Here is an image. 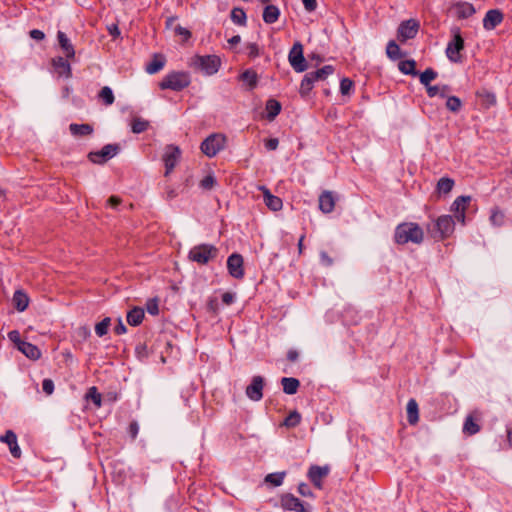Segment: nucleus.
I'll return each mask as SVG.
<instances>
[{"mask_svg": "<svg viewBox=\"0 0 512 512\" xmlns=\"http://www.w3.org/2000/svg\"><path fill=\"white\" fill-rule=\"evenodd\" d=\"M165 65V58L161 54H155L150 63L146 66V72L148 74H155L163 69Z\"/></svg>", "mask_w": 512, "mask_h": 512, "instance_id": "nucleus-32", "label": "nucleus"}, {"mask_svg": "<svg viewBox=\"0 0 512 512\" xmlns=\"http://www.w3.org/2000/svg\"><path fill=\"white\" fill-rule=\"evenodd\" d=\"M264 378L254 376L251 383L246 387V396L252 401H260L263 397Z\"/></svg>", "mask_w": 512, "mask_h": 512, "instance_id": "nucleus-14", "label": "nucleus"}, {"mask_svg": "<svg viewBox=\"0 0 512 512\" xmlns=\"http://www.w3.org/2000/svg\"><path fill=\"white\" fill-rule=\"evenodd\" d=\"M225 143L226 137L223 134L214 133L201 143L200 149L206 156L211 158L224 149Z\"/></svg>", "mask_w": 512, "mask_h": 512, "instance_id": "nucleus-7", "label": "nucleus"}, {"mask_svg": "<svg viewBox=\"0 0 512 512\" xmlns=\"http://www.w3.org/2000/svg\"><path fill=\"white\" fill-rule=\"evenodd\" d=\"M455 229L454 218L451 215H442L431 224L427 225V231L437 241L448 238Z\"/></svg>", "mask_w": 512, "mask_h": 512, "instance_id": "nucleus-2", "label": "nucleus"}, {"mask_svg": "<svg viewBox=\"0 0 512 512\" xmlns=\"http://www.w3.org/2000/svg\"><path fill=\"white\" fill-rule=\"evenodd\" d=\"M215 184H216L215 177L213 175L209 174L201 180L200 187L205 190H210L215 186Z\"/></svg>", "mask_w": 512, "mask_h": 512, "instance_id": "nucleus-51", "label": "nucleus"}, {"mask_svg": "<svg viewBox=\"0 0 512 512\" xmlns=\"http://www.w3.org/2000/svg\"><path fill=\"white\" fill-rule=\"evenodd\" d=\"M279 145V140L277 138H269L265 140V147L268 150H276Z\"/></svg>", "mask_w": 512, "mask_h": 512, "instance_id": "nucleus-60", "label": "nucleus"}, {"mask_svg": "<svg viewBox=\"0 0 512 512\" xmlns=\"http://www.w3.org/2000/svg\"><path fill=\"white\" fill-rule=\"evenodd\" d=\"M420 83L425 87L430 85V82L437 78V72L432 68H427L424 72L418 74Z\"/></svg>", "mask_w": 512, "mask_h": 512, "instance_id": "nucleus-41", "label": "nucleus"}, {"mask_svg": "<svg viewBox=\"0 0 512 512\" xmlns=\"http://www.w3.org/2000/svg\"><path fill=\"white\" fill-rule=\"evenodd\" d=\"M70 133L73 136H88L94 131L93 126L90 124H76L72 123L69 125Z\"/></svg>", "mask_w": 512, "mask_h": 512, "instance_id": "nucleus-28", "label": "nucleus"}, {"mask_svg": "<svg viewBox=\"0 0 512 512\" xmlns=\"http://www.w3.org/2000/svg\"><path fill=\"white\" fill-rule=\"evenodd\" d=\"M57 39H58L61 49L65 53L66 58H68V59L74 58L75 57V49H74V46L71 44L70 40L68 39L67 35L62 31H58Z\"/></svg>", "mask_w": 512, "mask_h": 512, "instance_id": "nucleus-20", "label": "nucleus"}, {"mask_svg": "<svg viewBox=\"0 0 512 512\" xmlns=\"http://www.w3.org/2000/svg\"><path fill=\"white\" fill-rule=\"evenodd\" d=\"M419 22L415 19L402 21L397 29V39L404 43L416 37L419 31Z\"/></svg>", "mask_w": 512, "mask_h": 512, "instance_id": "nucleus-10", "label": "nucleus"}, {"mask_svg": "<svg viewBox=\"0 0 512 512\" xmlns=\"http://www.w3.org/2000/svg\"><path fill=\"white\" fill-rule=\"evenodd\" d=\"M281 384H282L284 393H286L288 395L295 394L300 386L299 380L296 378H293V377H283L281 379Z\"/></svg>", "mask_w": 512, "mask_h": 512, "instance_id": "nucleus-31", "label": "nucleus"}, {"mask_svg": "<svg viewBox=\"0 0 512 512\" xmlns=\"http://www.w3.org/2000/svg\"><path fill=\"white\" fill-rule=\"evenodd\" d=\"M207 309L209 312L216 314L219 309V303L216 298L210 299L207 303Z\"/></svg>", "mask_w": 512, "mask_h": 512, "instance_id": "nucleus-58", "label": "nucleus"}, {"mask_svg": "<svg viewBox=\"0 0 512 512\" xmlns=\"http://www.w3.org/2000/svg\"><path fill=\"white\" fill-rule=\"evenodd\" d=\"M315 82H316V80L313 78V75L311 74V72L307 73L303 77L301 84H300L299 93L301 94V96H303V97L307 96L310 93V91L312 90Z\"/></svg>", "mask_w": 512, "mask_h": 512, "instance_id": "nucleus-33", "label": "nucleus"}, {"mask_svg": "<svg viewBox=\"0 0 512 512\" xmlns=\"http://www.w3.org/2000/svg\"><path fill=\"white\" fill-rule=\"evenodd\" d=\"M480 431V425L474 420L472 415H468L463 425V432L467 435H475Z\"/></svg>", "mask_w": 512, "mask_h": 512, "instance_id": "nucleus-36", "label": "nucleus"}, {"mask_svg": "<svg viewBox=\"0 0 512 512\" xmlns=\"http://www.w3.org/2000/svg\"><path fill=\"white\" fill-rule=\"evenodd\" d=\"M12 300H13L14 307L19 312H23L24 310H26V308L29 305V297L22 290L15 291Z\"/></svg>", "mask_w": 512, "mask_h": 512, "instance_id": "nucleus-25", "label": "nucleus"}, {"mask_svg": "<svg viewBox=\"0 0 512 512\" xmlns=\"http://www.w3.org/2000/svg\"><path fill=\"white\" fill-rule=\"evenodd\" d=\"M320 259H321V262L325 265V266H330L332 265L333 263V260L332 258L328 255L327 252L325 251H321L320 252Z\"/></svg>", "mask_w": 512, "mask_h": 512, "instance_id": "nucleus-64", "label": "nucleus"}, {"mask_svg": "<svg viewBox=\"0 0 512 512\" xmlns=\"http://www.w3.org/2000/svg\"><path fill=\"white\" fill-rule=\"evenodd\" d=\"M9 339L14 342L17 345V348L20 347V343H23L24 341L20 338V333L17 330H12L8 333Z\"/></svg>", "mask_w": 512, "mask_h": 512, "instance_id": "nucleus-57", "label": "nucleus"}, {"mask_svg": "<svg viewBox=\"0 0 512 512\" xmlns=\"http://www.w3.org/2000/svg\"><path fill=\"white\" fill-rule=\"evenodd\" d=\"M298 492L304 497H313V493L306 483H300L298 486Z\"/></svg>", "mask_w": 512, "mask_h": 512, "instance_id": "nucleus-56", "label": "nucleus"}, {"mask_svg": "<svg viewBox=\"0 0 512 512\" xmlns=\"http://www.w3.org/2000/svg\"><path fill=\"white\" fill-rule=\"evenodd\" d=\"M191 83V77L188 72L185 71H172L169 72L161 82H159V88L161 90H172L182 91L187 88Z\"/></svg>", "mask_w": 512, "mask_h": 512, "instance_id": "nucleus-3", "label": "nucleus"}, {"mask_svg": "<svg viewBox=\"0 0 512 512\" xmlns=\"http://www.w3.org/2000/svg\"><path fill=\"white\" fill-rule=\"evenodd\" d=\"M454 7L456 10V16L459 19H467L476 12L474 6L468 2H458Z\"/></svg>", "mask_w": 512, "mask_h": 512, "instance_id": "nucleus-22", "label": "nucleus"}, {"mask_svg": "<svg viewBox=\"0 0 512 512\" xmlns=\"http://www.w3.org/2000/svg\"><path fill=\"white\" fill-rule=\"evenodd\" d=\"M505 214L498 207L491 210L490 221L495 226H502L504 224Z\"/></svg>", "mask_w": 512, "mask_h": 512, "instance_id": "nucleus-43", "label": "nucleus"}, {"mask_svg": "<svg viewBox=\"0 0 512 512\" xmlns=\"http://www.w3.org/2000/svg\"><path fill=\"white\" fill-rule=\"evenodd\" d=\"M227 269L229 274L235 279L244 277V259L241 254L233 253L227 259Z\"/></svg>", "mask_w": 512, "mask_h": 512, "instance_id": "nucleus-12", "label": "nucleus"}, {"mask_svg": "<svg viewBox=\"0 0 512 512\" xmlns=\"http://www.w3.org/2000/svg\"><path fill=\"white\" fill-rule=\"evenodd\" d=\"M174 31L175 34L183 37V41H187L191 37V32L180 25H177Z\"/></svg>", "mask_w": 512, "mask_h": 512, "instance_id": "nucleus-54", "label": "nucleus"}, {"mask_svg": "<svg viewBox=\"0 0 512 512\" xmlns=\"http://www.w3.org/2000/svg\"><path fill=\"white\" fill-rule=\"evenodd\" d=\"M301 422V415L297 411L291 412L285 419L284 425L287 427H296Z\"/></svg>", "mask_w": 512, "mask_h": 512, "instance_id": "nucleus-49", "label": "nucleus"}, {"mask_svg": "<svg viewBox=\"0 0 512 512\" xmlns=\"http://www.w3.org/2000/svg\"><path fill=\"white\" fill-rule=\"evenodd\" d=\"M145 313L144 310L140 307H134L127 313V322L131 326H138L142 323L144 319Z\"/></svg>", "mask_w": 512, "mask_h": 512, "instance_id": "nucleus-27", "label": "nucleus"}, {"mask_svg": "<svg viewBox=\"0 0 512 512\" xmlns=\"http://www.w3.org/2000/svg\"><path fill=\"white\" fill-rule=\"evenodd\" d=\"M462 107V101L457 96H449L446 100V108L453 112L457 113Z\"/></svg>", "mask_w": 512, "mask_h": 512, "instance_id": "nucleus-46", "label": "nucleus"}, {"mask_svg": "<svg viewBox=\"0 0 512 512\" xmlns=\"http://www.w3.org/2000/svg\"><path fill=\"white\" fill-rule=\"evenodd\" d=\"M279 16H280V10L277 6L266 5V7L264 8V11H263V15H262L263 21L266 24L275 23L279 19Z\"/></svg>", "mask_w": 512, "mask_h": 512, "instance_id": "nucleus-26", "label": "nucleus"}, {"mask_svg": "<svg viewBox=\"0 0 512 512\" xmlns=\"http://www.w3.org/2000/svg\"><path fill=\"white\" fill-rule=\"evenodd\" d=\"M305 9L309 12L314 11L317 8L316 0H302Z\"/></svg>", "mask_w": 512, "mask_h": 512, "instance_id": "nucleus-62", "label": "nucleus"}, {"mask_svg": "<svg viewBox=\"0 0 512 512\" xmlns=\"http://www.w3.org/2000/svg\"><path fill=\"white\" fill-rule=\"evenodd\" d=\"M280 504L284 510L296 512H309L304 503L291 493H285L280 497Z\"/></svg>", "mask_w": 512, "mask_h": 512, "instance_id": "nucleus-13", "label": "nucleus"}, {"mask_svg": "<svg viewBox=\"0 0 512 512\" xmlns=\"http://www.w3.org/2000/svg\"><path fill=\"white\" fill-rule=\"evenodd\" d=\"M246 49L248 51L247 54L250 58H256L260 54L259 46L256 43H248L246 45Z\"/></svg>", "mask_w": 512, "mask_h": 512, "instance_id": "nucleus-53", "label": "nucleus"}, {"mask_svg": "<svg viewBox=\"0 0 512 512\" xmlns=\"http://www.w3.org/2000/svg\"><path fill=\"white\" fill-rule=\"evenodd\" d=\"M335 207V198L330 191H324L319 196V209L323 213H331Z\"/></svg>", "mask_w": 512, "mask_h": 512, "instance_id": "nucleus-19", "label": "nucleus"}, {"mask_svg": "<svg viewBox=\"0 0 512 512\" xmlns=\"http://www.w3.org/2000/svg\"><path fill=\"white\" fill-rule=\"evenodd\" d=\"M0 441L9 446L10 453L14 458L21 457V449L17 443V436L12 430H7L4 435L0 436Z\"/></svg>", "mask_w": 512, "mask_h": 512, "instance_id": "nucleus-17", "label": "nucleus"}, {"mask_svg": "<svg viewBox=\"0 0 512 512\" xmlns=\"http://www.w3.org/2000/svg\"><path fill=\"white\" fill-rule=\"evenodd\" d=\"M451 32L453 39L449 41L446 47V56L451 62L460 63L462 62L461 51L465 47V42L458 27L452 28Z\"/></svg>", "mask_w": 512, "mask_h": 512, "instance_id": "nucleus-6", "label": "nucleus"}, {"mask_svg": "<svg viewBox=\"0 0 512 512\" xmlns=\"http://www.w3.org/2000/svg\"><path fill=\"white\" fill-rule=\"evenodd\" d=\"M29 35L32 39L37 40V41H41L45 38L44 32L41 30H38V29L31 30L29 32Z\"/></svg>", "mask_w": 512, "mask_h": 512, "instance_id": "nucleus-61", "label": "nucleus"}, {"mask_svg": "<svg viewBox=\"0 0 512 512\" xmlns=\"http://www.w3.org/2000/svg\"><path fill=\"white\" fill-rule=\"evenodd\" d=\"M111 325V319L109 317H105L102 321L95 325V333L99 337H103L108 333L109 327Z\"/></svg>", "mask_w": 512, "mask_h": 512, "instance_id": "nucleus-44", "label": "nucleus"}, {"mask_svg": "<svg viewBox=\"0 0 512 512\" xmlns=\"http://www.w3.org/2000/svg\"><path fill=\"white\" fill-rule=\"evenodd\" d=\"M423 239V229L417 223H401L395 229L394 240L397 244L404 245L409 242L420 244Z\"/></svg>", "mask_w": 512, "mask_h": 512, "instance_id": "nucleus-1", "label": "nucleus"}, {"mask_svg": "<svg viewBox=\"0 0 512 512\" xmlns=\"http://www.w3.org/2000/svg\"><path fill=\"white\" fill-rule=\"evenodd\" d=\"M99 97L103 100L105 105H112L114 103V95L110 87L104 86L100 92Z\"/></svg>", "mask_w": 512, "mask_h": 512, "instance_id": "nucleus-47", "label": "nucleus"}, {"mask_svg": "<svg viewBox=\"0 0 512 512\" xmlns=\"http://www.w3.org/2000/svg\"><path fill=\"white\" fill-rule=\"evenodd\" d=\"M353 81L350 80L349 78H343L341 81H340V92L342 95H349L352 88H353Z\"/></svg>", "mask_w": 512, "mask_h": 512, "instance_id": "nucleus-50", "label": "nucleus"}, {"mask_svg": "<svg viewBox=\"0 0 512 512\" xmlns=\"http://www.w3.org/2000/svg\"><path fill=\"white\" fill-rule=\"evenodd\" d=\"M86 398L88 400H91L96 407H100L101 406V400H102V397H101V394L98 392L97 388L95 386L93 387H90L88 389V392L86 394Z\"/></svg>", "mask_w": 512, "mask_h": 512, "instance_id": "nucleus-48", "label": "nucleus"}, {"mask_svg": "<svg viewBox=\"0 0 512 512\" xmlns=\"http://www.w3.org/2000/svg\"><path fill=\"white\" fill-rule=\"evenodd\" d=\"M261 190H263L264 193V202L266 206L272 211H279L283 205L282 200L279 197L272 195L269 189L265 186H262Z\"/></svg>", "mask_w": 512, "mask_h": 512, "instance_id": "nucleus-21", "label": "nucleus"}, {"mask_svg": "<svg viewBox=\"0 0 512 512\" xmlns=\"http://www.w3.org/2000/svg\"><path fill=\"white\" fill-rule=\"evenodd\" d=\"M329 473V468L327 466L321 467L317 465H312L308 471V477L313 485L321 489L322 488V479L326 477Z\"/></svg>", "mask_w": 512, "mask_h": 512, "instance_id": "nucleus-16", "label": "nucleus"}, {"mask_svg": "<svg viewBox=\"0 0 512 512\" xmlns=\"http://www.w3.org/2000/svg\"><path fill=\"white\" fill-rule=\"evenodd\" d=\"M18 349L31 360H37L41 357L40 349L32 343L24 341L23 343H20V347Z\"/></svg>", "mask_w": 512, "mask_h": 512, "instance_id": "nucleus-23", "label": "nucleus"}, {"mask_svg": "<svg viewBox=\"0 0 512 512\" xmlns=\"http://www.w3.org/2000/svg\"><path fill=\"white\" fill-rule=\"evenodd\" d=\"M455 185V182L452 178L442 177L438 180L436 185V192L438 195H447L450 193Z\"/></svg>", "mask_w": 512, "mask_h": 512, "instance_id": "nucleus-30", "label": "nucleus"}, {"mask_svg": "<svg viewBox=\"0 0 512 512\" xmlns=\"http://www.w3.org/2000/svg\"><path fill=\"white\" fill-rule=\"evenodd\" d=\"M218 254V249L211 244H200L194 246L188 254L189 260L196 262L200 265L207 264L210 260L215 259Z\"/></svg>", "mask_w": 512, "mask_h": 512, "instance_id": "nucleus-5", "label": "nucleus"}, {"mask_svg": "<svg viewBox=\"0 0 512 512\" xmlns=\"http://www.w3.org/2000/svg\"><path fill=\"white\" fill-rule=\"evenodd\" d=\"M471 201L470 196H459L452 203L451 210L455 213H459L461 208H466V205Z\"/></svg>", "mask_w": 512, "mask_h": 512, "instance_id": "nucleus-45", "label": "nucleus"}, {"mask_svg": "<svg viewBox=\"0 0 512 512\" xmlns=\"http://www.w3.org/2000/svg\"><path fill=\"white\" fill-rule=\"evenodd\" d=\"M288 60L291 67L298 73L304 72L308 69L307 61L303 55V45L301 42L296 41L288 54Z\"/></svg>", "mask_w": 512, "mask_h": 512, "instance_id": "nucleus-8", "label": "nucleus"}, {"mask_svg": "<svg viewBox=\"0 0 512 512\" xmlns=\"http://www.w3.org/2000/svg\"><path fill=\"white\" fill-rule=\"evenodd\" d=\"M190 67L201 71L205 75L211 76L216 74L221 66V59L217 55H195L191 58Z\"/></svg>", "mask_w": 512, "mask_h": 512, "instance_id": "nucleus-4", "label": "nucleus"}, {"mask_svg": "<svg viewBox=\"0 0 512 512\" xmlns=\"http://www.w3.org/2000/svg\"><path fill=\"white\" fill-rule=\"evenodd\" d=\"M146 309L148 313L151 315H157L159 313L158 301L157 299H150L146 304Z\"/></svg>", "mask_w": 512, "mask_h": 512, "instance_id": "nucleus-52", "label": "nucleus"}, {"mask_svg": "<svg viewBox=\"0 0 512 512\" xmlns=\"http://www.w3.org/2000/svg\"><path fill=\"white\" fill-rule=\"evenodd\" d=\"M120 151L119 144H107L99 151H92L88 154V159L95 164H104L113 158Z\"/></svg>", "mask_w": 512, "mask_h": 512, "instance_id": "nucleus-9", "label": "nucleus"}, {"mask_svg": "<svg viewBox=\"0 0 512 512\" xmlns=\"http://www.w3.org/2000/svg\"><path fill=\"white\" fill-rule=\"evenodd\" d=\"M138 431H139L138 423L136 421H132L128 427V432L132 439H135L137 437Z\"/></svg>", "mask_w": 512, "mask_h": 512, "instance_id": "nucleus-59", "label": "nucleus"}, {"mask_svg": "<svg viewBox=\"0 0 512 512\" xmlns=\"http://www.w3.org/2000/svg\"><path fill=\"white\" fill-rule=\"evenodd\" d=\"M51 64L58 76H64L65 78H70L72 76L71 65L67 59L58 56L51 60Z\"/></svg>", "mask_w": 512, "mask_h": 512, "instance_id": "nucleus-18", "label": "nucleus"}, {"mask_svg": "<svg viewBox=\"0 0 512 512\" xmlns=\"http://www.w3.org/2000/svg\"><path fill=\"white\" fill-rule=\"evenodd\" d=\"M335 71V68L332 65H325L321 69L317 71L311 72L313 78L316 81L325 80L329 75H332Z\"/></svg>", "mask_w": 512, "mask_h": 512, "instance_id": "nucleus-40", "label": "nucleus"}, {"mask_svg": "<svg viewBox=\"0 0 512 512\" xmlns=\"http://www.w3.org/2000/svg\"><path fill=\"white\" fill-rule=\"evenodd\" d=\"M181 156V151L178 146L167 145L163 155V162L165 165V176H168L175 168Z\"/></svg>", "mask_w": 512, "mask_h": 512, "instance_id": "nucleus-11", "label": "nucleus"}, {"mask_svg": "<svg viewBox=\"0 0 512 512\" xmlns=\"http://www.w3.org/2000/svg\"><path fill=\"white\" fill-rule=\"evenodd\" d=\"M267 119L272 121L281 111V104L275 99H269L266 102Z\"/></svg>", "mask_w": 512, "mask_h": 512, "instance_id": "nucleus-35", "label": "nucleus"}, {"mask_svg": "<svg viewBox=\"0 0 512 512\" xmlns=\"http://www.w3.org/2000/svg\"><path fill=\"white\" fill-rule=\"evenodd\" d=\"M149 121L142 119L140 117H135L131 122V130L135 134H140L145 132L149 127Z\"/></svg>", "mask_w": 512, "mask_h": 512, "instance_id": "nucleus-38", "label": "nucleus"}, {"mask_svg": "<svg viewBox=\"0 0 512 512\" xmlns=\"http://www.w3.org/2000/svg\"><path fill=\"white\" fill-rule=\"evenodd\" d=\"M407 420L411 425H415L419 421L418 403L413 398L407 403Z\"/></svg>", "mask_w": 512, "mask_h": 512, "instance_id": "nucleus-29", "label": "nucleus"}, {"mask_svg": "<svg viewBox=\"0 0 512 512\" xmlns=\"http://www.w3.org/2000/svg\"><path fill=\"white\" fill-rule=\"evenodd\" d=\"M42 389L47 395H51L54 391V383L51 379H44Z\"/></svg>", "mask_w": 512, "mask_h": 512, "instance_id": "nucleus-55", "label": "nucleus"}, {"mask_svg": "<svg viewBox=\"0 0 512 512\" xmlns=\"http://www.w3.org/2000/svg\"><path fill=\"white\" fill-rule=\"evenodd\" d=\"M231 20L237 25L244 26L247 21L245 11L239 7L233 8L231 11Z\"/></svg>", "mask_w": 512, "mask_h": 512, "instance_id": "nucleus-39", "label": "nucleus"}, {"mask_svg": "<svg viewBox=\"0 0 512 512\" xmlns=\"http://www.w3.org/2000/svg\"><path fill=\"white\" fill-rule=\"evenodd\" d=\"M398 69L406 75L417 76L419 74L416 70V62L413 59L400 61Z\"/></svg>", "mask_w": 512, "mask_h": 512, "instance_id": "nucleus-34", "label": "nucleus"}, {"mask_svg": "<svg viewBox=\"0 0 512 512\" xmlns=\"http://www.w3.org/2000/svg\"><path fill=\"white\" fill-rule=\"evenodd\" d=\"M386 54L391 60H397L404 56L399 45L394 40H390L388 42L386 47Z\"/></svg>", "mask_w": 512, "mask_h": 512, "instance_id": "nucleus-37", "label": "nucleus"}, {"mask_svg": "<svg viewBox=\"0 0 512 512\" xmlns=\"http://www.w3.org/2000/svg\"><path fill=\"white\" fill-rule=\"evenodd\" d=\"M504 19L503 13L499 9H491L487 11L483 19V27L485 30L495 29Z\"/></svg>", "mask_w": 512, "mask_h": 512, "instance_id": "nucleus-15", "label": "nucleus"}, {"mask_svg": "<svg viewBox=\"0 0 512 512\" xmlns=\"http://www.w3.org/2000/svg\"><path fill=\"white\" fill-rule=\"evenodd\" d=\"M286 472L270 473L266 475L264 481L275 487L280 486L285 478Z\"/></svg>", "mask_w": 512, "mask_h": 512, "instance_id": "nucleus-42", "label": "nucleus"}, {"mask_svg": "<svg viewBox=\"0 0 512 512\" xmlns=\"http://www.w3.org/2000/svg\"><path fill=\"white\" fill-rule=\"evenodd\" d=\"M239 80L246 83L249 90H253L258 84V75L255 70L246 69L239 75Z\"/></svg>", "mask_w": 512, "mask_h": 512, "instance_id": "nucleus-24", "label": "nucleus"}, {"mask_svg": "<svg viewBox=\"0 0 512 512\" xmlns=\"http://www.w3.org/2000/svg\"><path fill=\"white\" fill-rule=\"evenodd\" d=\"M426 91H427V94L429 97H435V96L439 95L440 86L428 85V86H426Z\"/></svg>", "mask_w": 512, "mask_h": 512, "instance_id": "nucleus-63", "label": "nucleus"}]
</instances>
